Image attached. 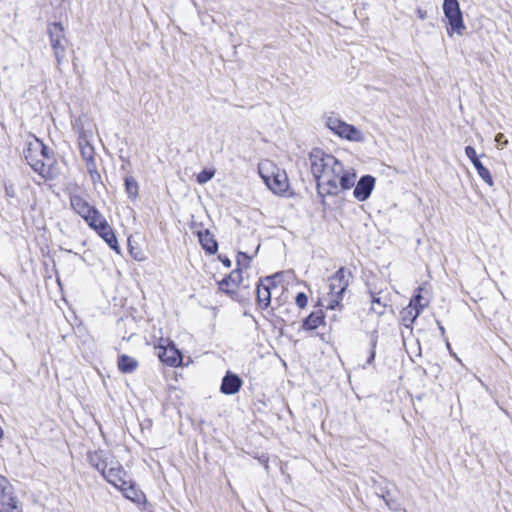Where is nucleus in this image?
Instances as JSON below:
<instances>
[{"instance_id": "1", "label": "nucleus", "mask_w": 512, "mask_h": 512, "mask_svg": "<svg viewBox=\"0 0 512 512\" xmlns=\"http://www.w3.org/2000/svg\"><path fill=\"white\" fill-rule=\"evenodd\" d=\"M310 168L316 182L317 195L323 210L326 211L328 203L326 196H337L340 193L334 167H338L339 160L321 148H313L309 153Z\"/></svg>"}, {"instance_id": "2", "label": "nucleus", "mask_w": 512, "mask_h": 512, "mask_svg": "<svg viewBox=\"0 0 512 512\" xmlns=\"http://www.w3.org/2000/svg\"><path fill=\"white\" fill-rule=\"evenodd\" d=\"M443 13L447 19V33L452 36L454 33L462 35L466 30L463 14L458 0H444Z\"/></svg>"}, {"instance_id": "3", "label": "nucleus", "mask_w": 512, "mask_h": 512, "mask_svg": "<svg viewBox=\"0 0 512 512\" xmlns=\"http://www.w3.org/2000/svg\"><path fill=\"white\" fill-rule=\"evenodd\" d=\"M325 125L333 134L342 139L355 142H362L364 140L363 133L356 126L345 122L333 114L326 117Z\"/></svg>"}, {"instance_id": "4", "label": "nucleus", "mask_w": 512, "mask_h": 512, "mask_svg": "<svg viewBox=\"0 0 512 512\" xmlns=\"http://www.w3.org/2000/svg\"><path fill=\"white\" fill-rule=\"evenodd\" d=\"M71 208L77 213L89 227H95L96 222L103 217L99 210L90 205L82 196L74 194L70 198Z\"/></svg>"}, {"instance_id": "5", "label": "nucleus", "mask_w": 512, "mask_h": 512, "mask_svg": "<svg viewBox=\"0 0 512 512\" xmlns=\"http://www.w3.org/2000/svg\"><path fill=\"white\" fill-rule=\"evenodd\" d=\"M47 34L49 36L50 45L53 49L54 56L58 65L65 59L66 49L63 41H67L65 37V29L61 22L48 23Z\"/></svg>"}, {"instance_id": "6", "label": "nucleus", "mask_w": 512, "mask_h": 512, "mask_svg": "<svg viewBox=\"0 0 512 512\" xmlns=\"http://www.w3.org/2000/svg\"><path fill=\"white\" fill-rule=\"evenodd\" d=\"M281 276V273H275L273 275L260 278L256 284V302L258 306L265 310L271 305L272 289L277 287V278Z\"/></svg>"}, {"instance_id": "7", "label": "nucleus", "mask_w": 512, "mask_h": 512, "mask_svg": "<svg viewBox=\"0 0 512 512\" xmlns=\"http://www.w3.org/2000/svg\"><path fill=\"white\" fill-rule=\"evenodd\" d=\"M263 167H259V173L266 186L274 193L278 195H286L289 189V180L286 172L274 167L271 174H265Z\"/></svg>"}, {"instance_id": "8", "label": "nucleus", "mask_w": 512, "mask_h": 512, "mask_svg": "<svg viewBox=\"0 0 512 512\" xmlns=\"http://www.w3.org/2000/svg\"><path fill=\"white\" fill-rule=\"evenodd\" d=\"M353 277L352 272L345 267H340L332 276L329 277V293L330 295L342 294L344 295L350 279Z\"/></svg>"}, {"instance_id": "9", "label": "nucleus", "mask_w": 512, "mask_h": 512, "mask_svg": "<svg viewBox=\"0 0 512 512\" xmlns=\"http://www.w3.org/2000/svg\"><path fill=\"white\" fill-rule=\"evenodd\" d=\"M90 228L97 232V234L105 241L111 250L117 254H121V247L118 243L117 236L104 217L96 222L95 227Z\"/></svg>"}, {"instance_id": "10", "label": "nucleus", "mask_w": 512, "mask_h": 512, "mask_svg": "<svg viewBox=\"0 0 512 512\" xmlns=\"http://www.w3.org/2000/svg\"><path fill=\"white\" fill-rule=\"evenodd\" d=\"M158 349V358L162 363L170 367H178L182 364L183 354L174 342L169 341L166 347L159 346Z\"/></svg>"}, {"instance_id": "11", "label": "nucleus", "mask_w": 512, "mask_h": 512, "mask_svg": "<svg viewBox=\"0 0 512 512\" xmlns=\"http://www.w3.org/2000/svg\"><path fill=\"white\" fill-rule=\"evenodd\" d=\"M376 179L370 174L362 175L355 183L353 196L360 202H364L371 196L375 187Z\"/></svg>"}, {"instance_id": "12", "label": "nucleus", "mask_w": 512, "mask_h": 512, "mask_svg": "<svg viewBox=\"0 0 512 512\" xmlns=\"http://www.w3.org/2000/svg\"><path fill=\"white\" fill-rule=\"evenodd\" d=\"M334 175H336V181L338 180V187L341 191H346L354 187L356 183V171L353 168L345 169L342 162L339 160L338 167L333 169Z\"/></svg>"}, {"instance_id": "13", "label": "nucleus", "mask_w": 512, "mask_h": 512, "mask_svg": "<svg viewBox=\"0 0 512 512\" xmlns=\"http://www.w3.org/2000/svg\"><path fill=\"white\" fill-rule=\"evenodd\" d=\"M32 141L27 143V147L24 149V157L27 163L30 165L32 170L39 174L44 179H51L49 169H46V164L43 160L38 159L39 153L37 151H31Z\"/></svg>"}, {"instance_id": "14", "label": "nucleus", "mask_w": 512, "mask_h": 512, "mask_svg": "<svg viewBox=\"0 0 512 512\" xmlns=\"http://www.w3.org/2000/svg\"><path fill=\"white\" fill-rule=\"evenodd\" d=\"M465 155L471 161L481 179L489 186H493L494 180L492 174L490 173L489 169L485 167L484 164L480 161L475 148L471 145L466 146Z\"/></svg>"}, {"instance_id": "15", "label": "nucleus", "mask_w": 512, "mask_h": 512, "mask_svg": "<svg viewBox=\"0 0 512 512\" xmlns=\"http://www.w3.org/2000/svg\"><path fill=\"white\" fill-rule=\"evenodd\" d=\"M242 385V378L238 374L227 370L221 381L220 392L224 395H235Z\"/></svg>"}, {"instance_id": "16", "label": "nucleus", "mask_w": 512, "mask_h": 512, "mask_svg": "<svg viewBox=\"0 0 512 512\" xmlns=\"http://www.w3.org/2000/svg\"><path fill=\"white\" fill-rule=\"evenodd\" d=\"M198 237L201 248L207 255H215L218 252V242L209 229L193 231Z\"/></svg>"}, {"instance_id": "17", "label": "nucleus", "mask_w": 512, "mask_h": 512, "mask_svg": "<svg viewBox=\"0 0 512 512\" xmlns=\"http://www.w3.org/2000/svg\"><path fill=\"white\" fill-rule=\"evenodd\" d=\"M126 475L127 472L118 464L117 467L111 466L108 470L106 469L105 474L102 476L108 483L120 490L124 485L128 484V481L125 480Z\"/></svg>"}, {"instance_id": "18", "label": "nucleus", "mask_w": 512, "mask_h": 512, "mask_svg": "<svg viewBox=\"0 0 512 512\" xmlns=\"http://www.w3.org/2000/svg\"><path fill=\"white\" fill-rule=\"evenodd\" d=\"M243 282V271L242 268H235L229 274L225 275L224 278L218 281V290L223 293V290L232 289L231 286L239 288Z\"/></svg>"}, {"instance_id": "19", "label": "nucleus", "mask_w": 512, "mask_h": 512, "mask_svg": "<svg viewBox=\"0 0 512 512\" xmlns=\"http://www.w3.org/2000/svg\"><path fill=\"white\" fill-rule=\"evenodd\" d=\"M120 491L126 499H129L133 503L137 505H145L147 504L146 495L140 490L136 483L133 481H128L127 485H124Z\"/></svg>"}, {"instance_id": "20", "label": "nucleus", "mask_w": 512, "mask_h": 512, "mask_svg": "<svg viewBox=\"0 0 512 512\" xmlns=\"http://www.w3.org/2000/svg\"><path fill=\"white\" fill-rule=\"evenodd\" d=\"M19 500L13 490L0 495V512H22Z\"/></svg>"}, {"instance_id": "21", "label": "nucleus", "mask_w": 512, "mask_h": 512, "mask_svg": "<svg viewBox=\"0 0 512 512\" xmlns=\"http://www.w3.org/2000/svg\"><path fill=\"white\" fill-rule=\"evenodd\" d=\"M89 464L100 472L101 475L105 474L107 466L109 465L108 456L103 450L89 452L87 455Z\"/></svg>"}, {"instance_id": "22", "label": "nucleus", "mask_w": 512, "mask_h": 512, "mask_svg": "<svg viewBox=\"0 0 512 512\" xmlns=\"http://www.w3.org/2000/svg\"><path fill=\"white\" fill-rule=\"evenodd\" d=\"M321 325H325V314L322 310L312 311L302 320V329L305 331L316 330Z\"/></svg>"}, {"instance_id": "23", "label": "nucleus", "mask_w": 512, "mask_h": 512, "mask_svg": "<svg viewBox=\"0 0 512 512\" xmlns=\"http://www.w3.org/2000/svg\"><path fill=\"white\" fill-rule=\"evenodd\" d=\"M223 293L241 305L245 306L250 304L251 293L249 291V285H244L241 289L232 288L223 290Z\"/></svg>"}, {"instance_id": "24", "label": "nucleus", "mask_w": 512, "mask_h": 512, "mask_svg": "<svg viewBox=\"0 0 512 512\" xmlns=\"http://www.w3.org/2000/svg\"><path fill=\"white\" fill-rule=\"evenodd\" d=\"M375 493L378 497L382 498L386 504V506L391 511H399L401 508V505L399 501L393 497L391 491L386 487L382 485H378L375 487Z\"/></svg>"}, {"instance_id": "25", "label": "nucleus", "mask_w": 512, "mask_h": 512, "mask_svg": "<svg viewBox=\"0 0 512 512\" xmlns=\"http://www.w3.org/2000/svg\"><path fill=\"white\" fill-rule=\"evenodd\" d=\"M138 365V361L127 354H121L117 358L118 370L123 374L133 373L138 368Z\"/></svg>"}, {"instance_id": "26", "label": "nucleus", "mask_w": 512, "mask_h": 512, "mask_svg": "<svg viewBox=\"0 0 512 512\" xmlns=\"http://www.w3.org/2000/svg\"><path fill=\"white\" fill-rule=\"evenodd\" d=\"M33 138L34 141H32V146H30V150L37 151L39 155L44 159L49 160L50 158H52L54 152L46 144H44V142L40 138L36 137L35 135H33Z\"/></svg>"}, {"instance_id": "27", "label": "nucleus", "mask_w": 512, "mask_h": 512, "mask_svg": "<svg viewBox=\"0 0 512 512\" xmlns=\"http://www.w3.org/2000/svg\"><path fill=\"white\" fill-rule=\"evenodd\" d=\"M422 291L423 288L421 286L417 287L408 304V307L414 309L415 311L419 310L420 313H422L424 308L429 303L427 300L423 302L424 298L422 296Z\"/></svg>"}, {"instance_id": "28", "label": "nucleus", "mask_w": 512, "mask_h": 512, "mask_svg": "<svg viewBox=\"0 0 512 512\" xmlns=\"http://www.w3.org/2000/svg\"><path fill=\"white\" fill-rule=\"evenodd\" d=\"M419 310L405 307L400 311L401 324L406 328H411L416 319L420 316Z\"/></svg>"}, {"instance_id": "29", "label": "nucleus", "mask_w": 512, "mask_h": 512, "mask_svg": "<svg viewBox=\"0 0 512 512\" xmlns=\"http://www.w3.org/2000/svg\"><path fill=\"white\" fill-rule=\"evenodd\" d=\"M124 187L129 199H137L139 194V184L133 176H126L124 178Z\"/></svg>"}, {"instance_id": "30", "label": "nucleus", "mask_w": 512, "mask_h": 512, "mask_svg": "<svg viewBox=\"0 0 512 512\" xmlns=\"http://www.w3.org/2000/svg\"><path fill=\"white\" fill-rule=\"evenodd\" d=\"M80 154L85 161V163H90V161H95V150L94 147L88 142L85 143L80 142Z\"/></svg>"}, {"instance_id": "31", "label": "nucleus", "mask_w": 512, "mask_h": 512, "mask_svg": "<svg viewBox=\"0 0 512 512\" xmlns=\"http://www.w3.org/2000/svg\"><path fill=\"white\" fill-rule=\"evenodd\" d=\"M378 331L374 329L370 333V352L369 356L367 358L366 364L372 365L374 363L375 357H376V347L378 342Z\"/></svg>"}, {"instance_id": "32", "label": "nucleus", "mask_w": 512, "mask_h": 512, "mask_svg": "<svg viewBox=\"0 0 512 512\" xmlns=\"http://www.w3.org/2000/svg\"><path fill=\"white\" fill-rule=\"evenodd\" d=\"M215 175V169L212 168H204L201 172H199L196 176V181L198 184L203 185L209 182Z\"/></svg>"}, {"instance_id": "33", "label": "nucleus", "mask_w": 512, "mask_h": 512, "mask_svg": "<svg viewBox=\"0 0 512 512\" xmlns=\"http://www.w3.org/2000/svg\"><path fill=\"white\" fill-rule=\"evenodd\" d=\"M252 259H253V256L249 255L248 253L243 252V251H238L237 256H236V267L242 268V266H244L245 268H249Z\"/></svg>"}, {"instance_id": "34", "label": "nucleus", "mask_w": 512, "mask_h": 512, "mask_svg": "<svg viewBox=\"0 0 512 512\" xmlns=\"http://www.w3.org/2000/svg\"><path fill=\"white\" fill-rule=\"evenodd\" d=\"M87 171L91 177L93 184L101 181V175L97 171L96 162L90 161V163H86Z\"/></svg>"}, {"instance_id": "35", "label": "nucleus", "mask_w": 512, "mask_h": 512, "mask_svg": "<svg viewBox=\"0 0 512 512\" xmlns=\"http://www.w3.org/2000/svg\"><path fill=\"white\" fill-rule=\"evenodd\" d=\"M331 296H332V298L327 305V309L335 310L337 308H341L342 307L341 301L343 300L344 295L335 294V295H331Z\"/></svg>"}, {"instance_id": "36", "label": "nucleus", "mask_w": 512, "mask_h": 512, "mask_svg": "<svg viewBox=\"0 0 512 512\" xmlns=\"http://www.w3.org/2000/svg\"><path fill=\"white\" fill-rule=\"evenodd\" d=\"M371 296H372V304H376L378 306L381 307V309H377V308H374L373 306L371 307V310L374 311L375 313H377L379 316H382L384 313H385V307L386 305L385 304H382L381 303V298L380 297H377L375 296L372 292H371Z\"/></svg>"}, {"instance_id": "37", "label": "nucleus", "mask_w": 512, "mask_h": 512, "mask_svg": "<svg viewBox=\"0 0 512 512\" xmlns=\"http://www.w3.org/2000/svg\"><path fill=\"white\" fill-rule=\"evenodd\" d=\"M295 303L300 309L308 305V296L304 292H298L295 297Z\"/></svg>"}, {"instance_id": "38", "label": "nucleus", "mask_w": 512, "mask_h": 512, "mask_svg": "<svg viewBox=\"0 0 512 512\" xmlns=\"http://www.w3.org/2000/svg\"><path fill=\"white\" fill-rule=\"evenodd\" d=\"M10 490H13V486L6 477L0 474V495Z\"/></svg>"}, {"instance_id": "39", "label": "nucleus", "mask_w": 512, "mask_h": 512, "mask_svg": "<svg viewBox=\"0 0 512 512\" xmlns=\"http://www.w3.org/2000/svg\"><path fill=\"white\" fill-rule=\"evenodd\" d=\"M275 308H272L268 314L274 318L273 320V324L274 326H277V325H284L286 324L287 320L282 317V316H279V315H276L275 312H274Z\"/></svg>"}, {"instance_id": "40", "label": "nucleus", "mask_w": 512, "mask_h": 512, "mask_svg": "<svg viewBox=\"0 0 512 512\" xmlns=\"http://www.w3.org/2000/svg\"><path fill=\"white\" fill-rule=\"evenodd\" d=\"M128 246H129V252L133 259H135L137 261H142L144 259V257L142 256L140 251H134V248L132 247L130 241L128 242Z\"/></svg>"}, {"instance_id": "41", "label": "nucleus", "mask_w": 512, "mask_h": 512, "mask_svg": "<svg viewBox=\"0 0 512 512\" xmlns=\"http://www.w3.org/2000/svg\"><path fill=\"white\" fill-rule=\"evenodd\" d=\"M218 259L226 268H230L232 266V261L227 255L219 254Z\"/></svg>"}, {"instance_id": "42", "label": "nucleus", "mask_w": 512, "mask_h": 512, "mask_svg": "<svg viewBox=\"0 0 512 512\" xmlns=\"http://www.w3.org/2000/svg\"><path fill=\"white\" fill-rule=\"evenodd\" d=\"M495 141L498 143V145H501L502 147L506 146L508 143L507 139L502 133L496 134Z\"/></svg>"}, {"instance_id": "43", "label": "nucleus", "mask_w": 512, "mask_h": 512, "mask_svg": "<svg viewBox=\"0 0 512 512\" xmlns=\"http://www.w3.org/2000/svg\"><path fill=\"white\" fill-rule=\"evenodd\" d=\"M5 195L9 198H14L16 196L15 189L13 185L5 184Z\"/></svg>"}, {"instance_id": "44", "label": "nucleus", "mask_w": 512, "mask_h": 512, "mask_svg": "<svg viewBox=\"0 0 512 512\" xmlns=\"http://www.w3.org/2000/svg\"><path fill=\"white\" fill-rule=\"evenodd\" d=\"M257 459L266 469L269 468V457L267 454H262Z\"/></svg>"}, {"instance_id": "45", "label": "nucleus", "mask_w": 512, "mask_h": 512, "mask_svg": "<svg viewBox=\"0 0 512 512\" xmlns=\"http://www.w3.org/2000/svg\"><path fill=\"white\" fill-rule=\"evenodd\" d=\"M416 13L421 20H425L428 18L427 11L423 10L422 8H417Z\"/></svg>"}, {"instance_id": "46", "label": "nucleus", "mask_w": 512, "mask_h": 512, "mask_svg": "<svg viewBox=\"0 0 512 512\" xmlns=\"http://www.w3.org/2000/svg\"><path fill=\"white\" fill-rule=\"evenodd\" d=\"M280 313L284 314L285 316H287V318H290V310L288 308H285L284 310H281ZM287 321L289 319H286Z\"/></svg>"}, {"instance_id": "47", "label": "nucleus", "mask_w": 512, "mask_h": 512, "mask_svg": "<svg viewBox=\"0 0 512 512\" xmlns=\"http://www.w3.org/2000/svg\"><path fill=\"white\" fill-rule=\"evenodd\" d=\"M437 324H438V327H439V330L441 332L442 335L445 334V328L443 327V325L441 324L440 321H437Z\"/></svg>"}, {"instance_id": "48", "label": "nucleus", "mask_w": 512, "mask_h": 512, "mask_svg": "<svg viewBox=\"0 0 512 512\" xmlns=\"http://www.w3.org/2000/svg\"><path fill=\"white\" fill-rule=\"evenodd\" d=\"M4 437V431L3 429L0 427V440L3 439Z\"/></svg>"}, {"instance_id": "49", "label": "nucleus", "mask_w": 512, "mask_h": 512, "mask_svg": "<svg viewBox=\"0 0 512 512\" xmlns=\"http://www.w3.org/2000/svg\"><path fill=\"white\" fill-rule=\"evenodd\" d=\"M61 250L65 251V252H68V253H73V251H72V250H69V249H63V248H61Z\"/></svg>"}, {"instance_id": "50", "label": "nucleus", "mask_w": 512, "mask_h": 512, "mask_svg": "<svg viewBox=\"0 0 512 512\" xmlns=\"http://www.w3.org/2000/svg\"><path fill=\"white\" fill-rule=\"evenodd\" d=\"M259 248H260V245H258V246H257L256 251H255V254H257V253H258Z\"/></svg>"}, {"instance_id": "51", "label": "nucleus", "mask_w": 512, "mask_h": 512, "mask_svg": "<svg viewBox=\"0 0 512 512\" xmlns=\"http://www.w3.org/2000/svg\"><path fill=\"white\" fill-rule=\"evenodd\" d=\"M75 256H78L79 258L83 259L81 255H79L78 253H74Z\"/></svg>"}, {"instance_id": "52", "label": "nucleus", "mask_w": 512, "mask_h": 512, "mask_svg": "<svg viewBox=\"0 0 512 512\" xmlns=\"http://www.w3.org/2000/svg\"><path fill=\"white\" fill-rule=\"evenodd\" d=\"M197 225H198L197 223H193V224H192V226H191V228L193 229V228H194V226H197Z\"/></svg>"}]
</instances>
